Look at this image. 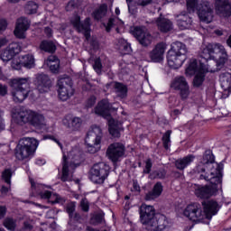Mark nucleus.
Instances as JSON below:
<instances>
[{"label":"nucleus","instance_id":"obj_1","mask_svg":"<svg viewBox=\"0 0 231 231\" xmlns=\"http://www.w3.org/2000/svg\"><path fill=\"white\" fill-rule=\"evenodd\" d=\"M222 171L223 164L214 162V154H212V152L210 150L206 151L202 160L197 165L194 171L196 174H199V180L210 181V185H195V196L200 199H208V198L216 196L221 186Z\"/></svg>","mask_w":231,"mask_h":231},{"label":"nucleus","instance_id":"obj_2","mask_svg":"<svg viewBox=\"0 0 231 231\" xmlns=\"http://www.w3.org/2000/svg\"><path fill=\"white\" fill-rule=\"evenodd\" d=\"M141 223L148 231H163L167 228V217L156 214L152 206L143 204L141 206Z\"/></svg>","mask_w":231,"mask_h":231},{"label":"nucleus","instance_id":"obj_3","mask_svg":"<svg viewBox=\"0 0 231 231\" xmlns=\"http://www.w3.org/2000/svg\"><path fill=\"white\" fill-rule=\"evenodd\" d=\"M201 50L200 57L202 59L205 60L215 59L210 60L209 66L216 64L214 69L219 70L225 68V64H226V60H228V53H226L225 46L220 43H208L202 45Z\"/></svg>","mask_w":231,"mask_h":231},{"label":"nucleus","instance_id":"obj_4","mask_svg":"<svg viewBox=\"0 0 231 231\" xmlns=\"http://www.w3.org/2000/svg\"><path fill=\"white\" fill-rule=\"evenodd\" d=\"M13 120L18 125L30 124L36 129H46V119L44 116L24 108H16L13 111Z\"/></svg>","mask_w":231,"mask_h":231},{"label":"nucleus","instance_id":"obj_5","mask_svg":"<svg viewBox=\"0 0 231 231\" xmlns=\"http://www.w3.org/2000/svg\"><path fill=\"white\" fill-rule=\"evenodd\" d=\"M216 71H219V69H214V67L210 65H205L197 60H191L186 69V75H189V77L195 75L193 86L194 88H199L203 85V82H205V74L216 73Z\"/></svg>","mask_w":231,"mask_h":231},{"label":"nucleus","instance_id":"obj_6","mask_svg":"<svg viewBox=\"0 0 231 231\" xmlns=\"http://www.w3.org/2000/svg\"><path fill=\"white\" fill-rule=\"evenodd\" d=\"M187 45L181 42L171 43V49L167 52L168 66L171 69H180L185 60H187Z\"/></svg>","mask_w":231,"mask_h":231},{"label":"nucleus","instance_id":"obj_7","mask_svg":"<svg viewBox=\"0 0 231 231\" xmlns=\"http://www.w3.org/2000/svg\"><path fill=\"white\" fill-rule=\"evenodd\" d=\"M111 109L115 110L116 108H113L111 105H109V101L107 99H103L96 106L95 113L108 121V131L111 136L114 138H120L122 127L120 125L116 124L115 119L111 118Z\"/></svg>","mask_w":231,"mask_h":231},{"label":"nucleus","instance_id":"obj_8","mask_svg":"<svg viewBox=\"0 0 231 231\" xmlns=\"http://www.w3.org/2000/svg\"><path fill=\"white\" fill-rule=\"evenodd\" d=\"M80 152L78 149L69 152L66 157V152H63V168H62V181H71L73 180V171L76 167L80 165Z\"/></svg>","mask_w":231,"mask_h":231},{"label":"nucleus","instance_id":"obj_9","mask_svg":"<svg viewBox=\"0 0 231 231\" xmlns=\"http://www.w3.org/2000/svg\"><path fill=\"white\" fill-rule=\"evenodd\" d=\"M39 147V141L33 137L22 138L15 148L17 160H30Z\"/></svg>","mask_w":231,"mask_h":231},{"label":"nucleus","instance_id":"obj_10","mask_svg":"<svg viewBox=\"0 0 231 231\" xmlns=\"http://www.w3.org/2000/svg\"><path fill=\"white\" fill-rule=\"evenodd\" d=\"M30 93V78H19L13 80V100L16 103L23 102Z\"/></svg>","mask_w":231,"mask_h":231},{"label":"nucleus","instance_id":"obj_11","mask_svg":"<svg viewBox=\"0 0 231 231\" xmlns=\"http://www.w3.org/2000/svg\"><path fill=\"white\" fill-rule=\"evenodd\" d=\"M102 141V129L94 125L87 134L85 142L88 145V151L90 154H95L100 149V142Z\"/></svg>","mask_w":231,"mask_h":231},{"label":"nucleus","instance_id":"obj_12","mask_svg":"<svg viewBox=\"0 0 231 231\" xmlns=\"http://www.w3.org/2000/svg\"><path fill=\"white\" fill-rule=\"evenodd\" d=\"M57 88L58 98L62 102L69 100L75 95L73 83L69 78H60L57 82Z\"/></svg>","mask_w":231,"mask_h":231},{"label":"nucleus","instance_id":"obj_13","mask_svg":"<svg viewBox=\"0 0 231 231\" xmlns=\"http://www.w3.org/2000/svg\"><path fill=\"white\" fill-rule=\"evenodd\" d=\"M33 196H40L42 199H48L49 203H62V198L49 190H45L42 184H36L33 180L30 179Z\"/></svg>","mask_w":231,"mask_h":231},{"label":"nucleus","instance_id":"obj_14","mask_svg":"<svg viewBox=\"0 0 231 231\" xmlns=\"http://www.w3.org/2000/svg\"><path fill=\"white\" fill-rule=\"evenodd\" d=\"M182 216L193 223H203V221H205L203 208L198 203L189 204L182 210Z\"/></svg>","mask_w":231,"mask_h":231},{"label":"nucleus","instance_id":"obj_15","mask_svg":"<svg viewBox=\"0 0 231 231\" xmlns=\"http://www.w3.org/2000/svg\"><path fill=\"white\" fill-rule=\"evenodd\" d=\"M109 176V165L99 162L93 165L90 169L89 178L93 183L102 184Z\"/></svg>","mask_w":231,"mask_h":231},{"label":"nucleus","instance_id":"obj_16","mask_svg":"<svg viewBox=\"0 0 231 231\" xmlns=\"http://www.w3.org/2000/svg\"><path fill=\"white\" fill-rule=\"evenodd\" d=\"M70 23L72 24L73 28L77 30L79 33H83L86 37L87 41H89V32L91 26V19L86 18L84 22L80 21V16L74 15L70 19Z\"/></svg>","mask_w":231,"mask_h":231},{"label":"nucleus","instance_id":"obj_17","mask_svg":"<svg viewBox=\"0 0 231 231\" xmlns=\"http://www.w3.org/2000/svg\"><path fill=\"white\" fill-rule=\"evenodd\" d=\"M125 154V146L121 143H114L110 144L106 150V156L111 162L116 163L122 156Z\"/></svg>","mask_w":231,"mask_h":231},{"label":"nucleus","instance_id":"obj_18","mask_svg":"<svg viewBox=\"0 0 231 231\" xmlns=\"http://www.w3.org/2000/svg\"><path fill=\"white\" fill-rule=\"evenodd\" d=\"M168 47L169 45L163 42L157 43L149 52V57L152 62H163L165 59V51H167Z\"/></svg>","mask_w":231,"mask_h":231},{"label":"nucleus","instance_id":"obj_19","mask_svg":"<svg viewBox=\"0 0 231 231\" xmlns=\"http://www.w3.org/2000/svg\"><path fill=\"white\" fill-rule=\"evenodd\" d=\"M215 14L222 19H226L231 15V5L229 0H216Z\"/></svg>","mask_w":231,"mask_h":231},{"label":"nucleus","instance_id":"obj_20","mask_svg":"<svg viewBox=\"0 0 231 231\" xmlns=\"http://www.w3.org/2000/svg\"><path fill=\"white\" fill-rule=\"evenodd\" d=\"M202 207L205 219H212V217L216 216L219 212V208H221V206L216 200L203 201Z\"/></svg>","mask_w":231,"mask_h":231},{"label":"nucleus","instance_id":"obj_21","mask_svg":"<svg viewBox=\"0 0 231 231\" xmlns=\"http://www.w3.org/2000/svg\"><path fill=\"white\" fill-rule=\"evenodd\" d=\"M134 35L142 46H149L152 42V35L149 33V31L145 27H135Z\"/></svg>","mask_w":231,"mask_h":231},{"label":"nucleus","instance_id":"obj_22","mask_svg":"<svg viewBox=\"0 0 231 231\" xmlns=\"http://www.w3.org/2000/svg\"><path fill=\"white\" fill-rule=\"evenodd\" d=\"M36 86L39 93H49L51 89V79L46 74H38L36 77Z\"/></svg>","mask_w":231,"mask_h":231},{"label":"nucleus","instance_id":"obj_23","mask_svg":"<svg viewBox=\"0 0 231 231\" xmlns=\"http://www.w3.org/2000/svg\"><path fill=\"white\" fill-rule=\"evenodd\" d=\"M30 28V21L24 17H21L16 22V27L14 29V35L18 39H24L26 37V32Z\"/></svg>","mask_w":231,"mask_h":231},{"label":"nucleus","instance_id":"obj_24","mask_svg":"<svg viewBox=\"0 0 231 231\" xmlns=\"http://www.w3.org/2000/svg\"><path fill=\"white\" fill-rule=\"evenodd\" d=\"M17 53H21V44L18 42L11 43L2 52V60L4 62H8V60H12V59H14V56L17 55Z\"/></svg>","mask_w":231,"mask_h":231},{"label":"nucleus","instance_id":"obj_25","mask_svg":"<svg viewBox=\"0 0 231 231\" xmlns=\"http://www.w3.org/2000/svg\"><path fill=\"white\" fill-rule=\"evenodd\" d=\"M199 18L202 23H212L214 20V11L210 7V3L207 1V4L198 12Z\"/></svg>","mask_w":231,"mask_h":231},{"label":"nucleus","instance_id":"obj_26","mask_svg":"<svg viewBox=\"0 0 231 231\" xmlns=\"http://www.w3.org/2000/svg\"><path fill=\"white\" fill-rule=\"evenodd\" d=\"M220 86L224 90V94L222 95V98H228L231 93V74L228 72H224L220 74Z\"/></svg>","mask_w":231,"mask_h":231},{"label":"nucleus","instance_id":"obj_27","mask_svg":"<svg viewBox=\"0 0 231 231\" xmlns=\"http://www.w3.org/2000/svg\"><path fill=\"white\" fill-rule=\"evenodd\" d=\"M12 176H14V171L12 169L7 168L2 172V182L5 183V186H2L1 194H6L12 187Z\"/></svg>","mask_w":231,"mask_h":231},{"label":"nucleus","instance_id":"obj_28","mask_svg":"<svg viewBox=\"0 0 231 231\" xmlns=\"http://www.w3.org/2000/svg\"><path fill=\"white\" fill-rule=\"evenodd\" d=\"M177 24L180 30H189L192 26V18L185 13L177 15Z\"/></svg>","mask_w":231,"mask_h":231},{"label":"nucleus","instance_id":"obj_29","mask_svg":"<svg viewBox=\"0 0 231 231\" xmlns=\"http://www.w3.org/2000/svg\"><path fill=\"white\" fill-rule=\"evenodd\" d=\"M63 125L65 127H68V129H70V131H79L80 129V125H82V119L79 117H73L66 116L63 119Z\"/></svg>","mask_w":231,"mask_h":231},{"label":"nucleus","instance_id":"obj_30","mask_svg":"<svg viewBox=\"0 0 231 231\" xmlns=\"http://www.w3.org/2000/svg\"><path fill=\"white\" fill-rule=\"evenodd\" d=\"M162 192H163V186L160 182H157L153 186L152 191H149L145 195L146 201H152L153 199L160 198V196H162Z\"/></svg>","mask_w":231,"mask_h":231},{"label":"nucleus","instance_id":"obj_31","mask_svg":"<svg viewBox=\"0 0 231 231\" xmlns=\"http://www.w3.org/2000/svg\"><path fill=\"white\" fill-rule=\"evenodd\" d=\"M194 160H196L194 155H187L186 157L178 159L175 162V166L177 169H179V171H183L187 169V167H189V165H190Z\"/></svg>","mask_w":231,"mask_h":231},{"label":"nucleus","instance_id":"obj_32","mask_svg":"<svg viewBox=\"0 0 231 231\" xmlns=\"http://www.w3.org/2000/svg\"><path fill=\"white\" fill-rule=\"evenodd\" d=\"M204 5H207V0H187V8L189 13L199 12L203 8Z\"/></svg>","mask_w":231,"mask_h":231},{"label":"nucleus","instance_id":"obj_33","mask_svg":"<svg viewBox=\"0 0 231 231\" xmlns=\"http://www.w3.org/2000/svg\"><path fill=\"white\" fill-rule=\"evenodd\" d=\"M105 28L106 32H111L113 28H116V32H118L119 28H124V22L120 18L113 16L108 20L107 23L105 24Z\"/></svg>","mask_w":231,"mask_h":231},{"label":"nucleus","instance_id":"obj_34","mask_svg":"<svg viewBox=\"0 0 231 231\" xmlns=\"http://www.w3.org/2000/svg\"><path fill=\"white\" fill-rule=\"evenodd\" d=\"M156 24L160 30L163 33H167V32H171L172 30V22L166 18H158L156 21Z\"/></svg>","mask_w":231,"mask_h":231},{"label":"nucleus","instance_id":"obj_35","mask_svg":"<svg viewBox=\"0 0 231 231\" xmlns=\"http://www.w3.org/2000/svg\"><path fill=\"white\" fill-rule=\"evenodd\" d=\"M187 86H189V82H187L185 77L181 76L176 77L171 83V88H172V89H175V91H180Z\"/></svg>","mask_w":231,"mask_h":231},{"label":"nucleus","instance_id":"obj_36","mask_svg":"<svg viewBox=\"0 0 231 231\" xmlns=\"http://www.w3.org/2000/svg\"><path fill=\"white\" fill-rule=\"evenodd\" d=\"M48 68H50L52 73H59V68L60 66V61L55 56H50L44 62Z\"/></svg>","mask_w":231,"mask_h":231},{"label":"nucleus","instance_id":"obj_37","mask_svg":"<svg viewBox=\"0 0 231 231\" xmlns=\"http://www.w3.org/2000/svg\"><path fill=\"white\" fill-rule=\"evenodd\" d=\"M22 66L23 68H26L27 69H32V68H35V59L33 58V55H24L20 57Z\"/></svg>","mask_w":231,"mask_h":231},{"label":"nucleus","instance_id":"obj_38","mask_svg":"<svg viewBox=\"0 0 231 231\" xmlns=\"http://www.w3.org/2000/svg\"><path fill=\"white\" fill-rule=\"evenodd\" d=\"M115 92L119 98H125L127 97V87L122 83H115Z\"/></svg>","mask_w":231,"mask_h":231},{"label":"nucleus","instance_id":"obj_39","mask_svg":"<svg viewBox=\"0 0 231 231\" xmlns=\"http://www.w3.org/2000/svg\"><path fill=\"white\" fill-rule=\"evenodd\" d=\"M40 50L47 51L48 53H53L55 52V50H57V47L53 42L43 41L40 44Z\"/></svg>","mask_w":231,"mask_h":231},{"label":"nucleus","instance_id":"obj_40","mask_svg":"<svg viewBox=\"0 0 231 231\" xmlns=\"http://www.w3.org/2000/svg\"><path fill=\"white\" fill-rule=\"evenodd\" d=\"M75 202H70L67 205L66 210L70 219H75L76 221H79V219H80V215L75 213Z\"/></svg>","mask_w":231,"mask_h":231},{"label":"nucleus","instance_id":"obj_41","mask_svg":"<svg viewBox=\"0 0 231 231\" xmlns=\"http://www.w3.org/2000/svg\"><path fill=\"white\" fill-rule=\"evenodd\" d=\"M106 14H107V5H102L93 13L94 19L100 21L102 17H106Z\"/></svg>","mask_w":231,"mask_h":231},{"label":"nucleus","instance_id":"obj_42","mask_svg":"<svg viewBox=\"0 0 231 231\" xmlns=\"http://www.w3.org/2000/svg\"><path fill=\"white\" fill-rule=\"evenodd\" d=\"M116 44L119 50H121L122 51L129 52V50H131V45L124 38H120L119 40H117Z\"/></svg>","mask_w":231,"mask_h":231},{"label":"nucleus","instance_id":"obj_43","mask_svg":"<svg viewBox=\"0 0 231 231\" xmlns=\"http://www.w3.org/2000/svg\"><path fill=\"white\" fill-rule=\"evenodd\" d=\"M39 8V5H37V3L30 1L27 3V5H25V10L27 12V14H37V9Z\"/></svg>","mask_w":231,"mask_h":231},{"label":"nucleus","instance_id":"obj_44","mask_svg":"<svg viewBox=\"0 0 231 231\" xmlns=\"http://www.w3.org/2000/svg\"><path fill=\"white\" fill-rule=\"evenodd\" d=\"M171 134H172V132L168 130L162 136V143L165 149L171 147Z\"/></svg>","mask_w":231,"mask_h":231},{"label":"nucleus","instance_id":"obj_45","mask_svg":"<svg viewBox=\"0 0 231 231\" xmlns=\"http://www.w3.org/2000/svg\"><path fill=\"white\" fill-rule=\"evenodd\" d=\"M179 91L180 98H182L183 100H187V98H189V97L190 96V87L189 85H187L183 88H180Z\"/></svg>","mask_w":231,"mask_h":231},{"label":"nucleus","instance_id":"obj_46","mask_svg":"<svg viewBox=\"0 0 231 231\" xmlns=\"http://www.w3.org/2000/svg\"><path fill=\"white\" fill-rule=\"evenodd\" d=\"M4 226H5L7 230L14 231L15 230V221L12 218H7L4 221Z\"/></svg>","mask_w":231,"mask_h":231},{"label":"nucleus","instance_id":"obj_47","mask_svg":"<svg viewBox=\"0 0 231 231\" xmlns=\"http://www.w3.org/2000/svg\"><path fill=\"white\" fill-rule=\"evenodd\" d=\"M11 67L13 69H21V68H23V61H21V58L14 59L11 63Z\"/></svg>","mask_w":231,"mask_h":231},{"label":"nucleus","instance_id":"obj_48","mask_svg":"<svg viewBox=\"0 0 231 231\" xmlns=\"http://www.w3.org/2000/svg\"><path fill=\"white\" fill-rule=\"evenodd\" d=\"M93 68L98 75L102 73V62L100 61V59L97 58L95 60Z\"/></svg>","mask_w":231,"mask_h":231},{"label":"nucleus","instance_id":"obj_49","mask_svg":"<svg viewBox=\"0 0 231 231\" xmlns=\"http://www.w3.org/2000/svg\"><path fill=\"white\" fill-rule=\"evenodd\" d=\"M81 210L83 212H88L89 211V202L88 201V199H83L80 202Z\"/></svg>","mask_w":231,"mask_h":231},{"label":"nucleus","instance_id":"obj_50","mask_svg":"<svg viewBox=\"0 0 231 231\" xmlns=\"http://www.w3.org/2000/svg\"><path fill=\"white\" fill-rule=\"evenodd\" d=\"M151 169H152V161H151V159H147L145 162L143 172L145 174H149V172H151Z\"/></svg>","mask_w":231,"mask_h":231},{"label":"nucleus","instance_id":"obj_51","mask_svg":"<svg viewBox=\"0 0 231 231\" xmlns=\"http://www.w3.org/2000/svg\"><path fill=\"white\" fill-rule=\"evenodd\" d=\"M96 103H97V97H95V96H92L87 101V107H93V106H95Z\"/></svg>","mask_w":231,"mask_h":231},{"label":"nucleus","instance_id":"obj_52","mask_svg":"<svg viewBox=\"0 0 231 231\" xmlns=\"http://www.w3.org/2000/svg\"><path fill=\"white\" fill-rule=\"evenodd\" d=\"M152 3V0H138L137 5L138 6H147L148 5H151Z\"/></svg>","mask_w":231,"mask_h":231},{"label":"nucleus","instance_id":"obj_53","mask_svg":"<svg viewBox=\"0 0 231 231\" xmlns=\"http://www.w3.org/2000/svg\"><path fill=\"white\" fill-rule=\"evenodd\" d=\"M75 6H77L75 1H69L67 5V10H71L72 8H75Z\"/></svg>","mask_w":231,"mask_h":231},{"label":"nucleus","instance_id":"obj_54","mask_svg":"<svg viewBox=\"0 0 231 231\" xmlns=\"http://www.w3.org/2000/svg\"><path fill=\"white\" fill-rule=\"evenodd\" d=\"M214 33H216V35H217L218 37H221V35H224L225 33H226V32L222 29H217L214 31Z\"/></svg>","mask_w":231,"mask_h":231},{"label":"nucleus","instance_id":"obj_55","mask_svg":"<svg viewBox=\"0 0 231 231\" xmlns=\"http://www.w3.org/2000/svg\"><path fill=\"white\" fill-rule=\"evenodd\" d=\"M8 26V23L6 20L2 19L1 21V31L3 32L4 30H6V27Z\"/></svg>","mask_w":231,"mask_h":231},{"label":"nucleus","instance_id":"obj_56","mask_svg":"<svg viewBox=\"0 0 231 231\" xmlns=\"http://www.w3.org/2000/svg\"><path fill=\"white\" fill-rule=\"evenodd\" d=\"M36 165H44L46 163V161L44 159H37L35 162Z\"/></svg>","mask_w":231,"mask_h":231},{"label":"nucleus","instance_id":"obj_57","mask_svg":"<svg viewBox=\"0 0 231 231\" xmlns=\"http://www.w3.org/2000/svg\"><path fill=\"white\" fill-rule=\"evenodd\" d=\"M44 32L46 33L47 37H51V28L46 27Z\"/></svg>","mask_w":231,"mask_h":231},{"label":"nucleus","instance_id":"obj_58","mask_svg":"<svg viewBox=\"0 0 231 231\" xmlns=\"http://www.w3.org/2000/svg\"><path fill=\"white\" fill-rule=\"evenodd\" d=\"M6 93H8V89L6 88V87L5 86L1 87V95H2V97L6 95Z\"/></svg>","mask_w":231,"mask_h":231},{"label":"nucleus","instance_id":"obj_59","mask_svg":"<svg viewBox=\"0 0 231 231\" xmlns=\"http://www.w3.org/2000/svg\"><path fill=\"white\" fill-rule=\"evenodd\" d=\"M24 228H26L27 230H32V224L25 222Z\"/></svg>","mask_w":231,"mask_h":231},{"label":"nucleus","instance_id":"obj_60","mask_svg":"<svg viewBox=\"0 0 231 231\" xmlns=\"http://www.w3.org/2000/svg\"><path fill=\"white\" fill-rule=\"evenodd\" d=\"M134 190H136V192H140V186L134 182Z\"/></svg>","mask_w":231,"mask_h":231},{"label":"nucleus","instance_id":"obj_61","mask_svg":"<svg viewBox=\"0 0 231 231\" xmlns=\"http://www.w3.org/2000/svg\"><path fill=\"white\" fill-rule=\"evenodd\" d=\"M51 138V140H53L54 142H56V143H58V145L60 147V149H62V144L60 143V142H59L57 139L53 138V137H50Z\"/></svg>","mask_w":231,"mask_h":231},{"label":"nucleus","instance_id":"obj_62","mask_svg":"<svg viewBox=\"0 0 231 231\" xmlns=\"http://www.w3.org/2000/svg\"><path fill=\"white\" fill-rule=\"evenodd\" d=\"M87 231H100V230L88 226V227H87Z\"/></svg>","mask_w":231,"mask_h":231},{"label":"nucleus","instance_id":"obj_63","mask_svg":"<svg viewBox=\"0 0 231 231\" xmlns=\"http://www.w3.org/2000/svg\"><path fill=\"white\" fill-rule=\"evenodd\" d=\"M166 3H180V0H165Z\"/></svg>","mask_w":231,"mask_h":231},{"label":"nucleus","instance_id":"obj_64","mask_svg":"<svg viewBox=\"0 0 231 231\" xmlns=\"http://www.w3.org/2000/svg\"><path fill=\"white\" fill-rule=\"evenodd\" d=\"M227 136H231V125L227 129Z\"/></svg>","mask_w":231,"mask_h":231}]
</instances>
